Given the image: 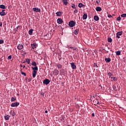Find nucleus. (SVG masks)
<instances>
[{
	"label": "nucleus",
	"mask_w": 126,
	"mask_h": 126,
	"mask_svg": "<svg viewBox=\"0 0 126 126\" xmlns=\"http://www.w3.org/2000/svg\"><path fill=\"white\" fill-rule=\"evenodd\" d=\"M20 71H22V69H21Z\"/></svg>",
	"instance_id": "e2e57ef3"
},
{
	"label": "nucleus",
	"mask_w": 126,
	"mask_h": 126,
	"mask_svg": "<svg viewBox=\"0 0 126 126\" xmlns=\"http://www.w3.org/2000/svg\"><path fill=\"white\" fill-rule=\"evenodd\" d=\"M107 16H108V17H109V18L113 17V16H112V15H110V14H108Z\"/></svg>",
	"instance_id": "37998d69"
},
{
	"label": "nucleus",
	"mask_w": 126,
	"mask_h": 126,
	"mask_svg": "<svg viewBox=\"0 0 126 126\" xmlns=\"http://www.w3.org/2000/svg\"><path fill=\"white\" fill-rule=\"evenodd\" d=\"M71 66L72 69H75L76 68V65H75V63H71Z\"/></svg>",
	"instance_id": "0eeeda50"
},
{
	"label": "nucleus",
	"mask_w": 126,
	"mask_h": 126,
	"mask_svg": "<svg viewBox=\"0 0 126 126\" xmlns=\"http://www.w3.org/2000/svg\"><path fill=\"white\" fill-rule=\"evenodd\" d=\"M24 47L22 45V44H19L17 46L18 50H22Z\"/></svg>",
	"instance_id": "423d86ee"
},
{
	"label": "nucleus",
	"mask_w": 126,
	"mask_h": 126,
	"mask_svg": "<svg viewBox=\"0 0 126 126\" xmlns=\"http://www.w3.org/2000/svg\"><path fill=\"white\" fill-rule=\"evenodd\" d=\"M71 6L72 8H74V9H75V8H76V6H75V4H72V5H71Z\"/></svg>",
	"instance_id": "f704fd0d"
},
{
	"label": "nucleus",
	"mask_w": 126,
	"mask_h": 126,
	"mask_svg": "<svg viewBox=\"0 0 126 126\" xmlns=\"http://www.w3.org/2000/svg\"><path fill=\"white\" fill-rule=\"evenodd\" d=\"M112 15H113V16H115V14H113Z\"/></svg>",
	"instance_id": "680f3d73"
},
{
	"label": "nucleus",
	"mask_w": 126,
	"mask_h": 126,
	"mask_svg": "<svg viewBox=\"0 0 126 126\" xmlns=\"http://www.w3.org/2000/svg\"><path fill=\"white\" fill-rule=\"evenodd\" d=\"M25 55H26V53H25Z\"/></svg>",
	"instance_id": "0e129e2a"
},
{
	"label": "nucleus",
	"mask_w": 126,
	"mask_h": 126,
	"mask_svg": "<svg viewBox=\"0 0 126 126\" xmlns=\"http://www.w3.org/2000/svg\"><path fill=\"white\" fill-rule=\"evenodd\" d=\"M17 95H19V94H17Z\"/></svg>",
	"instance_id": "69168bd1"
},
{
	"label": "nucleus",
	"mask_w": 126,
	"mask_h": 126,
	"mask_svg": "<svg viewBox=\"0 0 126 126\" xmlns=\"http://www.w3.org/2000/svg\"><path fill=\"white\" fill-rule=\"evenodd\" d=\"M32 77L34 78L36 77V74H37V71H32Z\"/></svg>",
	"instance_id": "4be33fe9"
},
{
	"label": "nucleus",
	"mask_w": 126,
	"mask_h": 126,
	"mask_svg": "<svg viewBox=\"0 0 126 126\" xmlns=\"http://www.w3.org/2000/svg\"><path fill=\"white\" fill-rule=\"evenodd\" d=\"M13 113L14 114V111H13Z\"/></svg>",
	"instance_id": "338daca9"
},
{
	"label": "nucleus",
	"mask_w": 126,
	"mask_h": 126,
	"mask_svg": "<svg viewBox=\"0 0 126 126\" xmlns=\"http://www.w3.org/2000/svg\"><path fill=\"white\" fill-rule=\"evenodd\" d=\"M95 10H96V11H101L102 8H101V7H96L95 8Z\"/></svg>",
	"instance_id": "dca6fc26"
},
{
	"label": "nucleus",
	"mask_w": 126,
	"mask_h": 126,
	"mask_svg": "<svg viewBox=\"0 0 126 126\" xmlns=\"http://www.w3.org/2000/svg\"><path fill=\"white\" fill-rule=\"evenodd\" d=\"M12 116L13 117H14V114H12Z\"/></svg>",
	"instance_id": "bf43d9fd"
},
{
	"label": "nucleus",
	"mask_w": 126,
	"mask_h": 126,
	"mask_svg": "<svg viewBox=\"0 0 126 126\" xmlns=\"http://www.w3.org/2000/svg\"><path fill=\"white\" fill-rule=\"evenodd\" d=\"M121 17H126V14H123L121 15Z\"/></svg>",
	"instance_id": "ea45409f"
},
{
	"label": "nucleus",
	"mask_w": 126,
	"mask_h": 126,
	"mask_svg": "<svg viewBox=\"0 0 126 126\" xmlns=\"http://www.w3.org/2000/svg\"><path fill=\"white\" fill-rule=\"evenodd\" d=\"M113 88L114 90H115L116 88V86H113Z\"/></svg>",
	"instance_id": "c03bdc74"
},
{
	"label": "nucleus",
	"mask_w": 126,
	"mask_h": 126,
	"mask_svg": "<svg viewBox=\"0 0 126 126\" xmlns=\"http://www.w3.org/2000/svg\"><path fill=\"white\" fill-rule=\"evenodd\" d=\"M78 32H79V29H76L74 31V33L75 35H77L78 34Z\"/></svg>",
	"instance_id": "412c9836"
},
{
	"label": "nucleus",
	"mask_w": 126,
	"mask_h": 126,
	"mask_svg": "<svg viewBox=\"0 0 126 126\" xmlns=\"http://www.w3.org/2000/svg\"><path fill=\"white\" fill-rule=\"evenodd\" d=\"M23 68H25V65H24L23 66Z\"/></svg>",
	"instance_id": "6e6d98bb"
},
{
	"label": "nucleus",
	"mask_w": 126,
	"mask_h": 126,
	"mask_svg": "<svg viewBox=\"0 0 126 126\" xmlns=\"http://www.w3.org/2000/svg\"><path fill=\"white\" fill-rule=\"evenodd\" d=\"M62 2H63V4L64 5H67L68 2H67V0H62Z\"/></svg>",
	"instance_id": "9b49d317"
},
{
	"label": "nucleus",
	"mask_w": 126,
	"mask_h": 126,
	"mask_svg": "<svg viewBox=\"0 0 126 126\" xmlns=\"http://www.w3.org/2000/svg\"><path fill=\"white\" fill-rule=\"evenodd\" d=\"M94 67L96 66V67H98V65L97 64V63H94Z\"/></svg>",
	"instance_id": "79ce46f5"
},
{
	"label": "nucleus",
	"mask_w": 126,
	"mask_h": 126,
	"mask_svg": "<svg viewBox=\"0 0 126 126\" xmlns=\"http://www.w3.org/2000/svg\"><path fill=\"white\" fill-rule=\"evenodd\" d=\"M0 16H4V15H6V13L5 12H0Z\"/></svg>",
	"instance_id": "a211bd4d"
},
{
	"label": "nucleus",
	"mask_w": 126,
	"mask_h": 126,
	"mask_svg": "<svg viewBox=\"0 0 126 126\" xmlns=\"http://www.w3.org/2000/svg\"><path fill=\"white\" fill-rule=\"evenodd\" d=\"M72 49L73 50V51H75V50H76V48L75 47H73Z\"/></svg>",
	"instance_id": "49530a36"
},
{
	"label": "nucleus",
	"mask_w": 126,
	"mask_h": 126,
	"mask_svg": "<svg viewBox=\"0 0 126 126\" xmlns=\"http://www.w3.org/2000/svg\"><path fill=\"white\" fill-rule=\"evenodd\" d=\"M92 117H94L95 114H94V113L92 114Z\"/></svg>",
	"instance_id": "09e8293b"
},
{
	"label": "nucleus",
	"mask_w": 126,
	"mask_h": 126,
	"mask_svg": "<svg viewBox=\"0 0 126 126\" xmlns=\"http://www.w3.org/2000/svg\"><path fill=\"white\" fill-rule=\"evenodd\" d=\"M57 67H58V68H62V67H63V66L61 64H57Z\"/></svg>",
	"instance_id": "2f4dec72"
},
{
	"label": "nucleus",
	"mask_w": 126,
	"mask_h": 126,
	"mask_svg": "<svg viewBox=\"0 0 126 126\" xmlns=\"http://www.w3.org/2000/svg\"><path fill=\"white\" fill-rule=\"evenodd\" d=\"M19 106V102H14L11 104V107H17Z\"/></svg>",
	"instance_id": "20e7f679"
},
{
	"label": "nucleus",
	"mask_w": 126,
	"mask_h": 126,
	"mask_svg": "<svg viewBox=\"0 0 126 126\" xmlns=\"http://www.w3.org/2000/svg\"><path fill=\"white\" fill-rule=\"evenodd\" d=\"M26 62L28 63V64H30V62H31V59H26Z\"/></svg>",
	"instance_id": "b1692460"
},
{
	"label": "nucleus",
	"mask_w": 126,
	"mask_h": 126,
	"mask_svg": "<svg viewBox=\"0 0 126 126\" xmlns=\"http://www.w3.org/2000/svg\"><path fill=\"white\" fill-rule=\"evenodd\" d=\"M78 12V9L75 8V10L74 11V13H77Z\"/></svg>",
	"instance_id": "e433bc0d"
},
{
	"label": "nucleus",
	"mask_w": 126,
	"mask_h": 126,
	"mask_svg": "<svg viewBox=\"0 0 126 126\" xmlns=\"http://www.w3.org/2000/svg\"><path fill=\"white\" fill-rule=\"evenodd\" d=\"M45 114H48V111L46 110V111H45Z\"/></svg>",
	"instance_id": "603ef678"
},
{
	"label": "nucleus",
	"mask_w": 126,
	"mask_h": 126,
	"mask_svg": "<svg viewBox=\"0 0 126 126\" xmlns=\"http://www.w3.org/2000/svg\"><path fill=\"white\" fill-rule=\"evenodd\" d=\"M50 82L51 81L48 79H45L43 80V84H45L46 85H48Z\"/></svg>",
	"instance_id": "7ed1b4c3"
},
{
	"label": "nucleus",
	"mask_w": 126,
	"mask_h": 126,
	"mask_svg": "<svg viewBox=\"0 0 126 126\" xmlns=\"http://www.w3.org/2000/svg\"><path fill=\"white\" fill-rule=\"evenodd\" d=\"M31 45L32 49H35L37 48V44L36 43H32V44H31Z\"/></svg>",
	"instance_id": "1a4fd4ad"
},
{
	"label": "nucleus",
	"mask_w": 126,
	"mask_h": 126,
	"mask_svg": "<svg viewBox=\"0 0 126 126\" xmlns=\"http://www.w3.org/2000/svg\"><path fill=\"white\" fill-rule=\"evenodd\" d=\"M7 60H11V55H10L8 57Z\"/></svg>",
	"instance_id": "a19ab883"
},
{
	"label": "nucleus",
	"mask_w": 126,
	"mask_h": 126,
	"mask_svg": "<svg viewBox=\"0 0 126 126\" xmlns=\"http://www.w3.org/2000/svg\"><path fill=\"white\" fill-rule=\"evenodd\" d=\"M53 74H54V75H58V74H59V71L58 70H54L53 71Z\"/></svg>",
	"instance_id": "f8f14e48"
},
{
	"label": "nucleus",
	"mask_w": 126,
	"mask_h": 126,
	"mask_svg": "<svg viewBox=\"0 0 126 126\" xmlns=\"http://www.w3.org/2000/svg\"><path fill=\"white\" fill-rule=\"evenodd\" d=\"M56 14L57 15V16H62V12H57L56 13Z\"/></svg>",
	"instance_id": "6ab92c4d"
},
{
	"label": "nucleus",
	"mask_w": 126,
	"mask_h": 126,
	"mask_svg": "<svg viewBox=\"0 0 126 126\" xmlns=\"http://www.w3.org/2000/svg\"><path fill=\"white\" fill-rule=\"evenodd\" d=\"M107 41L109 43H112V41H113V39L111 37H108L107 38Z\"/></svg>",
	"instance_id": "393cba45"
},
{
	"label": "nucleus",
	"mask_w": 126,
	"mask_h": 126,
	"mask_svg": "<svg viewBox=\"0 0 126 126\" xmlns=\"http://www.w3.org/2000/svg\"><path fill=\"white\" fill-rule=\"evenodd\" d=\"M20 66H21V67H23V65H22V64H20Z\"/></svg>",
	"instance_id": "864d4df0"
},
{
	"label": "nucleus",
	"mask_w": 126,
	"mask_h": 126,
	"mask_svg": "<svg viewBox=\"0 0 126 126\" xmlns=\"http://www.w3.org/2000/svg\"><path fill=\"white\" fill-rule=\"evenodd\" d=\"M121 16H120L118 17L117 18V21H121Z\"/></svg>",
	"instance_id": "c9c22d12"
},
{
	"label": "nucleus",
	"mask_w": 126,
	"mask_h": 126,
	"mask_svg": "<svg viewBox=\"0 0 126 126\" xmlns=\"http://www.w3.org/2000/svg\"><path fill=\"white\" fill-rule=\"evenodd\" d=\"M5 11V10L4 9H2L1 11L2 12H4Z\"/></svg>",
	"instance_id": "de8ad7c7"
},
{
	"label": "nucleus",
	"mask_w": 126,
	"mask_h": 126,
	"mask_svg": "<svg viewBox=\"0 0 126 126\" xmlns=\"http://www.w3.org/2000/svg\"><path fill=\"white\" fill-rule=\"evenodd\" d=\"M78 7L81 8V7H83V6H85V5L83 4L82 3H79L78 5Z\"/></svg>",
	"instance_id": "2eb2a0df"
},
{
	"label": "nucleus",
	"mask_w": 126,
	"mask_h": 126,
	"mask_svg": "<svg viewBox=\"0 0 126 126\" xmlns=\"http://www.w3.org/2000/svg\"><path fill=\"white\" fill-rule=\"evenodd\" d=\"M16 100V98H14V97H12L11 98V102H14Z\"/></svg>",
	"instance_id": "cd10ccee"
},
{
	"label": "nucleus",
	"mask_w": 126,
	"mask_h": 126,
	"mask_svg": "<svg viewBox=\"0 0 126 126\" xmlns=\"http://www.w3.org/2000/svg\"><path fill=\"white\" fill-rule=\"evenodd\" d=\"M108 75H109V77H112V76H113V74H112V73L110 72L108 73Z\"/></svg>",
	"instance_id": "473e14b6"
},
{
	"label": "nucleus",
	"mask_w": 126,
	"mask_h": 126,
	"mask_svg": "<svg viewBox=\"0 0 126 126\" xmlns=\"http://www.w3.org/2000/svg\"><path fill=\"white\" fill-rule=\"evenodd\" d=\"M75 24H76V23L73 21H70L69 22V27H73L74 26H75Z\"/></svg>",
	"instance_id": "f257e3e1"
},
{
	"label": "nucleus",
	"mask_w": 126,
	"mask_h": 126,
	"mask_svg": "<svg viewBox=\"0 0 126 126\" xmlns=\"http://www.w3.org/2000/svg\"><path fill=\"white\" fill-rule=\"evenodd\" d=\"M1 26H2V23L0 22V27H1Z\"/></svg>",
	"instance_id": "a18cd8bd"
},
{
	"label": "nucleus",
	"mask_w": 126,
	"mask_h": 126,
	"mask_svg": "<svg viewBox=\"0 0 126 126\" xmlns=\"http://www.w3.org/2000/svg\"><path fill=\"white\" fill-rule=\"evenodd\" d=\"M32 10L35 12H40L41 11V9L38 8H33Z\"/></svg>",
	"instance_id": "39448f33"
},
{
	"label": "nucleus",
	"mask_w": 126,
	"mask_h": 126,
	"mask_svg": "<svg viewBox=\"0 0 126 126\" xmlns=\"http://www.w3.org/2000/svg\"><path fill=\"white\" fill-rule=\"evenodd\" d=\"M116 54L117 56H120L121 55V52L120 51H116Z\"/></svg>",
	"instance_id": "c756f323"
},
{
	"label": "nucleus",
	"mask_w": 126,
	"mask_h": 126,
	"mask_svg": "<svg viewBox=\"0 0 126 126\" xmlns=\"http://www.w3.org/2000/svg\"><path fill=\"white\" fill-rule=\"evenodd\" d=\"M21 73L23 75H24V76H26V73L22 71H21Z\"/></svg>",
	"instance_id": "72a5a7b5"
},
{
	"label": "nucleus",
	"mask_w": 126,
	"mask_h": 126,
	"mask_svg": "<svg viewBox=\"0 0 126 126\" xmlns=\"http://www.w3.org/2000/svg\"><path fill=\"white\" fill-rule=\"evenodd\" d=\"M42 96H44V93L41 94Z\"/></svg>",
	"instance_id": "5fc2aeb1"
},
{
	"label": "nucleus",
	"mask_w": 126,
	"mask_h": 126,
	"mask_svg": "<svg viewBox=\"0 0 126 126\" xmlns=\"http://www.w3.org/2000/svg\"><path fill=\"white\" fill-rule=\"evenodd\" d=\"M94 106H97V104H94Z\"/></svg>",
	"instance_id": "052dcab7"
},
{
	"label": "nucleus",
	"mask_w": 126,
	"mask_h": 126,
	"mask_svg": "<svg viewBox=\"0 0 126 126\" xmlns=\"http://www.w3.org/2000/svg\"><path fill=\"white\" fill-rule=\"evenodd\" d=\"M105 61L106 62V63H110V62H111V58H105Z\"/></svg>",
	"instance_id": "4468645a"
},
{
	"label": "nucleus",
	"mask_w": 126,
	"mask_h": 126,
	"mask_svg": "<svg viewBox=\"0 0 126 126\" xmlns=\"http://www.w3.org/2000/svg\"><path fill=\"white\" fill-rule=\"evenodd\" d=\"M96 3H97V4H99V1H96Z\"/></svg>",
	"instance_id": "3c124183"
},
{
	"label": "nucleus",
	"mask_w": 126,
	"mask_h": 126,
	"mask_svg": "<svg viewBox=\"0 0 126 126\" xmlns=\"http://www.w3.org/2000/svg\"><path fill=\"white\" fill-rule=\"evenodd\" d=\"M33 31H34V30L33 29H31L29 31V35H32V33H33Z\"/></svg>",
	"instance_id": "a878e982"
},
{
	"label": "nucleus",
	"mask_w": 126,
	"mask_h": 126,
	"mask_svg": "<svg viewBox=\"0 0 126 126\" xmlns=\"http://www.w3.org/2000/svg\"><path fill=\"white\" fill-rule=\"evenodd\" d=\"M94 102L96 103V105H98V104H99V101H98V99L94 100Z\"/></svg>",
	"instance_id": "7c9ffc66"
},
{
	"label": "nucleus",
	"mask_w": 126,
	"mask_h": 126,
	"mask_svg": "<svg viewBox=\"0 0 126 126\" xmlns=\"http://www.w3.org/2000/svg\"><path fill=\"white\" fill-rule=\"evenodd\" d=\"M73 48V47H70V49H72Z\"/></svg>",
	"instance_id": "13d9d810"
},
{
	"label": "nucleus",
	"mask_w": 126,
	"mask_h": 126,
	"mask_svg": "<svg viewBox=\"0 0 126 126\" xmlns=\"http://www.w3.org/2000/svg\"><path fill=\"white\" fill-rule=\"evenodd\" d=\"M0 8H1L2 9H5L6 8L5 7V5L1 4L0 5Z\"/></svg>",
	"instance_id": "5701e85b"
},
{
	"label": "nucleus",
	"mask_w": 126,
	"mask_h": 126,
	"mask_svg": "<svg viewBox=\"0 0 126 126\" xmlns=\"http://www.w3.org/2000/svg\"><path fill=\"white\" fill-rule=\"evenodd\" d=\"M26 63L25 61L23 62V63Z\"/></svg>",
	"instance_id": "4d7b16f0"
},
{
	"label": "nucleus",
	"mask_w": 126,
	"mask_h": 126,
	"mask_svg": "<svg viewBox=\"0 0 126 126\" xmlns=\"http://www.w3.org/2000/svg\"><path fill=\"white\" fill-rule=\"evenodd\" d=\"M83 19L84 20L87 19V14L84 13V15L83 16Z\"/></svg>",
	"instance_id": "ddd939ff"
},
{
	"label": "nucleus",
	"mask_w": 126,
	"mask_h": 126,
	"mask_svg": "<svg viewBox=\"0 0 126 126\" xmlns=\"http://www.w3.org/2000/svg\"><path fill=\"white\" fill-rule=\"evenodd\" d=\"M30 81H31V79H28V82H30Z\"/></svg>",
	"instance_id": "8fccbe9b"
},
{
	"label": "nucleus",
	"mask_w": 126,
	"mask_h": 126,
	"mask_svg": "<svg viewBox=\"0 0 126 126\" xmlns=\"http://www.w3.org/2000/svg\"><path fill=\"white\" fill-rule=\"evenodd\" d=\"M32 69L33 70V71H38V67L37 66L33 67H32Z\"/></svg>",
	"instance_id": "9d476101"
},
{
	"label": "nucleus",
	"mask_w": 126,
	"mask_h": 126,
	"mask_svg": "<svg viewBox=\"0 0 126 126\" xmlns=\"http://www.w3.org/2000/svg\"><path fill=\"white\" fill-rule=\"evenodd\" d=\"M63 22V21L61 18H59L57 19V23L58 24H62Z\"/></svg>",
	"instance_id": "6e6552de"
},
{
	"label": "nucleus",
	"mask_w": 126,
	"mask_h": 126,
	"mask_svg": "<svg viewBox=\"0 0 126 126\" xmlns=\"http://www.w3.org/2000/svg\"><path fill=\"white\" fill-rule=\"evenodd\" d=\"M4 41H3V39H0V44H3Z\"/></svg>",
	"instance_id": "58836bf2"
},
{
	"label": "nucleus",
	"mask_w": 126,
	"mask_h": 126,
	"mask_svg": "<svg viewBox=\"0 0 126 126\" xmlns=\"http://www.w3.org/2000/svg\"><path fill=\"white\" fill-rule=\"evenodd\" d=\"M9 118H10V116H9L8 115H6L4 116L5 121H8V120H9Z\"/></svg>",
	"instance_id": "f3484780"
},
{
	"label": "nucleus",
	"mask_w": 126,
	"mask_h": 126,
	"mask_svg": "<svg viewBox=\"0 0 126 126\" xmlns=\"http://www.w3.org/2000/svg\"><path fill=\"white\" fill-rule=\"evenodd\" d=\"M94 19L95 21H98L99 20V17H98L97 16H94Z\"/></svg>",
	"instance_id": "aec40b11"
},
{
	"label": "nucleus",
	"mask_w": 126,
	"mask_h": 126,
	"mask_svg": "<svg viewBox=\"0 0 126 126\" xmlns=\"http://www.w3.org/2000/svg\"><path fill=\"white\" fill-rule=\"evenodd\" d=\"M111 79H113L114 81H117V80H118V79L116 77H111Z\"/></svg>",
	"instance_id": "c85d7f7f"
},
{
	"label": "nucleus",
	"mask_w": 126,
	"mask_h": 126,
	"mask_svg": "<svg viewBox=\"0 0 126 126\" xmlns=\"http://www.w3.org/2000/svg\"><path fill=\"white\" fill-rule=\"evenodd\" d=\"M123 35V31L122 32H118L116 33V38H118V39H120L121 37L120 36H122Z\"/></svg>",
	"instance_id": "f03ea898"
},
{
	"label": "nucleus",
	"mask_w": 126,
	"mask_h": 126,
	"mask_svg": "<svg viewBox=\"0 0 126 126\" xmlns=\"http://www.w3.org/2000/svg\"><path fill=\"white\" fill-rule=\"evenodd\" d=\"M18 28H20V26H18L16 29H15V31H18Z\"/></svg>",
	"instance_id": "4c0bfd02"
},
{
	"label": "nucleus",
	"mask_w": 126,
	"mask_h": 126,
	"mask_svg": "<svg viewBox=\"0 0 126 126\" xmlns=\"http://www.w3.org/2000/svg\"><path fill=\"white\" fill-rule=\"evenodd\" d=\"M32 65H33L34 66H37V63H36L35 61H33L32 62Z\"/></svg>",
	"instance_id": "bb28decb"
}]
</instances>
